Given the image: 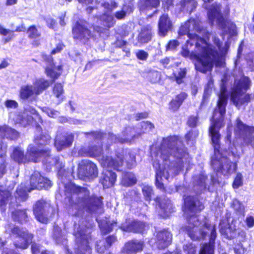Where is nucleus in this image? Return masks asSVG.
<instances>
[{
	"label": "nucleus",
	"mask_w": 254,
	"mask_h": 254,
	"mask_svg": "<svg viewBox=\"0 0 254 254\" xmlns=\"http://www.w3.org/2000/svg\"><path fill=\"white\" fill-rule=\"evenodd\" d=\"M197 117L195 116L190 117L187 122L188 126L191 127H195L197 125Z\"/></svg>",
	"instance_id": "obj_55"
},
{
	"label": "nucleus",
	"mask_w": 254,
	"mask_h": 254,
	"mask_svg": "<svg viewBox=\"0 0 254 254\" xmlns=\"http://www.w3.org/2000/svg\"><path fill=\"white\" fill-rule=\"evenodd\" d=\"M243 185V175L241 173H237L233 184L234 189H238Z\"/></svg>",
	"instance_id": "obj_48"
},
{
	"label": "nucleus",
	"mask_w": 254,
	"mask_h": 254,
	"mask_svg": "<svg viewBox=\"0 0 254 254\" xmlns=\"http://www.w3.org/2000/svg\"><path fill=\"white\" fill-rule=\"evenodd\" d=\"M64 92L63 86L60 83L56 84L53 88V93L55 96L59 98L62 96Z\"/></svg>",
	"instance_id": "obj_47"
},
{
	"label": "nucleus",
	"mask_w": 254,
	"mask_h": 254,
	"mask_svg": "<svg viewBox=\"0 0 254 254\" xmlns=\"http://www.w3.org/2000/svg\"><path fill=\"white\" fill-rule=\"evenodd\" d=\"M143 243L140 241H131L127 242L123 249V253H129L142 250Z\"/></svg>",
	"instance_id": "obj_28"
},
{
	"label": "nucleus",
	"mask_w": 254,
	"mask_h": 254,
	"mask_svg": "<svg viewBox=\"0 0 254 254\" xmlns=\"http://www.w3.org/2000/svg\"><path fill=\"white\" fill-rule=\"evenodd\" d=\"M90 229L79 224L74 225L73 234L75 237L76 243L77 245L75 254H91V249L89 246L91 237Z\"/></svg>",
	"instance_id": "obj_13"
},
{
	"label": "nucleus",
	"mask_w": 254,
	"mask_h": 254,
	"mask_svg": "<svg viewBox=\"0 0 254 254\" xmlns=\"http://www.w3.org/2000/svg\"><path fill=\"white\" fill-rule=\"evenodd\" d=\"M196 133H194L192 131H189L185 135V139L188 144L189 143L190 141H192L193 139L196 137Z\"/></svg>",
	"instance_id": "obj_58"
},
{
	"label": "nucleus",
	"mask_w": 254,
	"mask_h": 254,
	"mask_svg": "<svg viewBox=\"0 0 254 254\" xmlns=\"http://www.w3.org/2000/svg\"><path fill=\"white\" fill-rule=\"evenodd\" d=\"M50 84V82L48 80L44 78H38L34 81L33 86L36 92V94L39 95L46 89Z\"/></svg>",
	"instance_id": "obj_31"
},
{
	"label": "nucleus",
	"mask_w": 254,
	"mask_h": 254,
	"mask_svg": "<svg viewBox=\"0 0 254 254\" xmlns=\"http://www.w3.org/2000/svg\"><path fill=\"white\" fill-rule=\"evenodd\" d=\"M73 37L75 40L85 43L91 37V34L86 23L77 22L72 28Z\"/></svg>",
	"instance_id": "obj_18"
},
{
	"label": "nucleus",
	"mask_w": 254,
	"mask_h": 254,
	"mask_svg": "<svg viewBox=\"0 0 254 254\" xmlns=\"http://www.w3.org/2000/svg\"><path fill=\"white\" fill-rule=\"evenodd\" d=\"M235 132L238 137L243 138L246 144H253L254 137L253 136L252 133L254 132V127L247 126L238 119Z\"/></svg>",
	"instance_id": "obj_16"
},
{
	"label": "nucleus",
	"mask_w": 254,
	"mask_h": 254,
	"mask_svg": "<svg viewBox=\"0 0 254 254\" xmlns=\"http://www.w3.org/2000/svg\"><path fill=\"white\" fill-rule=\"evenodd\" d=\"M213 86V81L210 78L208 81L207 86L205 88L204 97H205L207 95H208L210 92V90L212 89Z\"/></svg>",
	"instance_id": "obj_56"
},
{
	"label": "nucleus",
	"mask_w": 254,
	"mask_h": 254,
	"mask_svg": "<svg viewBox=\"0 0 254 254\" xmlns=\"http://www.w3.org/2000/svg\"><path fill=\"white\" fill-rule=\"evenodd\" d=\"M9 132L12 133V135L10 136L11 138H17L18 137V132L15 129L6 125L0 126V138H5Z\"/></svg>",
	"instance_id": "obj_36"
},
{
	"label": "nucleus",
	"mask_w": 254,
	"mask_h": 254,
	"mask_svg": "<svg viewBox=\"0 0 254 254\" xmlns=\"http://www.w3.org/2000/svg\"><path fill=\"white\" fill-rule=\"evenodd\" d=\"M28 113L35 115L37 112L32 107L27 106L25 108L23 113H18L17 115H11L10 118H12L16 124H19L23 127H26L30 124L33 121V118Z\"/></svg>",
	"instance_id": "obj_19"
},
{
	"label": "nucleus",
	"mask_w": 254,
	"mask_h": 254,
	"mask_svg": "<svg viewBox=\"0 0 254 254\" xmlns=\"http://www.w3.org/2000/svg\"><path fill=\"white\" fill-rule=\"evenodd\" d=\"M251 84V81L247 76H243L239 79L235 80L231 93L230 100L236 107H239L242 104L251 100V96L245 94L250 87Z\"/></svg>",
	"instance_id": "obj_10"
},
{
	"label": "nucleus",
	"mask_w": 254,
	"mask_h": 254,
	"mask_svg": "<svg viewBox=\"0 0 254 254\" xmlns=\"http://www.w3.org/2000/svg\"><path fill=\"white\" fill-rule=\"evenodd\" d=\"M65 194L71 202L69 212L73 215L79 216L83 211L90 213L101 211V199L94 195H90L89 191L85 188H81L70 183L65 187Z\"/></svg>",
	"instance_id": "obj_6"
},
{
	"label": "nucleus",
	"mask_w": 254,
	"mask_h": 254,
	"mask_svg": "<svg viewBox=\"0 0 254 254\" xmlns=\"http://www.w3.org/2000/svg\"><path fill=\"white\" fill-rule=\"evenodd\" d=\"M220 10L219 4L215 3L212 4L207 11L208 19L212 25L215 23L222 31V36L227 35V38L229 39L236 34V27L233 22L225 19Z\"/></svg>",
	"instance_id": "obj_8"
},
{
	"label": "nucleus",
	"mask_w": 254,
	"mask_h": 254,
	"mask_svg": "<svg viewBox=\"0 0 254 254\" xmlns=\"http://www.w3.org/2000/svg\"><path fill=\"white\" fill-rule=\"evenodd\" d=\"M73 135L67 133L57 134L55 138V146L58 151L70 146L73 141Z\"/></svg>",
	"instance_id": "obj_22"
},
{
	"label": "nucleus",
	"mask_w": 254,
	"mask_h": 254,
	"mask_svg": "<svg viewBox=\"0 0 254 254\" xmlns=\"http://www.w3.org/2000/svg\"><path fill=\"white\" fill-rule=\"evenodd\" d=\"M126 12L125 11V7L123 8L122 10L117 11L115 14L116 18L119 20L124 19L126 16Z\"/></svg>",
	"instance_id": "obj_62"
},
{
	"label": "nucleus",
	"mask_w": 254,
	"mask_h": 254,
	"mask_svg": "<svg viewBox=\"0 0 254 254\" xmlns=\"http://www.w3.org/2000/svg\"><path fill=\"white\" fill-rule=\"evenodd\" d=\"M116 240V238L114 236H111L108 237L106 240L107 245L104 246L103 247L101 246L103 243H102L101 242H99V243H97L96 245V249L97 252L100 254L103 253L104 252V251L106 249V248L107 247H110L112 245V243L115 242Z\"/></svg>",
	"instance_id": "obj_38"
},
{
	"label": "nucleus",
	"mask_w": 254,
	"mask_h": 254,
	"mask_svg": "<svg viewBox=\"0 0 254 254\" xmlns=\"http://www.w3.org/2000/svg\"><path fill=\"white\" fill-rule=\"evenodd\" d=\"M10 196L11 193L9 191H1L0 190V207L1 209H3V205H5Z\"/></svg>",
	"instance_id": "obj_44"
},
{
	"label": "nucleus",
	"mask_w": 254,
	"mask_h": 254,
	"mask_svg": "<svg viewBox=\"0 0 254 254\" xmlns=\"http://www.w3.org/2000/svg\"><path fill=\"white\" fill-rule=\"evenodd\" d=\"M247 225L249 227H253L254 226V218L253 216H248L246 220Z\"/></svg>",
	"instance_id": "obj_64"
},
{
	"label": "nucleus",
	"mask_w": 254,
	"mask_h": 254,
	"mask_svg": "<svg viewBox=\"0 0 254 254\" xmlns=\"http://www.w3.org/2000/svg\"><path fill=\"white\" fill-rule=\"evenodd\" d=\"M151 152L155 158L153 166L156 171L155 185L163 189L164 181L168 180L170 176L177 175L183 169V160L188 154L176 136L164 138L159 149L156 152L152 150Z\"/></svg>",
	"instance_id": "obj_1"
},
{
	"label": "nucleus",
	"mask_w": 254,
	"mask_h": 254,
	"mask_svg": "<svg viewBox=\"0 0 254 254\" xmlns=\"http://www.w3.org/2000/svg\"><path fill=\"white\" fill-rule=\"evenodd\" d=\"M222 82L217 107L214 110L212 125L209 128V134L214 150V154L212 157L211 163L212 168L216 172L228 176L236 170V164L228 159L227 157V153L226 151H222L219 144L220 134L219 129L224 125L223 118L228 99L226 87L224 85L223 80Z\"/></svg>",
	"instance_id": "obj_3"
},
{
	"label": "nucleus",
	"mask_w": 254,
	"mask_h": 254,
	"mask_svg": "<svg viewBox=\"0 0 254 254\" xmlns=\"http://www.w3.org/2000/svg\"><path fill=\"white\" fill-rule=\"evenodd\" d=\"M183 249L185 252H187V254H196L195 246L191 243H188L185 245Z\"/></svg>",
	"instance_id": "obj_51"
},
{
	"label": "nucleus",
	"mask_w": 254,
	"mask_h": 254,
	"mask_svg": "<svg viewBox=\"0 0 254 254\" xmlns=\"http://www.w3.org/2000/svg\"><path fill=\"white\" fill-rule=\"evenodd\" d=\"M45 72L47 75L52 79V82H54L60 75L62 67L60 65L56 66L54 64H50L49 66L46 68Z\"/></svg>",
	"instance_id": "obj_29"
},
{
	"label": "nucleus",
	"mask_w": 254,
	"mask_h": 254,
	"mask_svg": "<svg viewBox=\"0 0 254 254\" xmlns=\"http://www.w3.org/2000/svg\"><path fill=\"white\" fill-rule=\"evenodd\" d=\"M188 10L192 11L196 7L197 2L194 0H188L185 4Z\"/></svg>",
	"instance_id": "obj_54"
},
{
	"label": "nucleus",
	"mask_w": 254,
	"mask_h": 254,
	"mask_svg": "<svg viewBox=\"0 0 254 254\" xmlns=\"http://www.w3.org/2000/svg\"><path fill=\"white\" fill-rule=\"evenodd\" d=\"M43 112H45L49 117L51 118H57L60 115V112L47 107H44L41 108Z\"/></svg>",
	"instance_id": "obj_45"
},
{
	"label": "nucleus",
	"mask_w": 254,
	"mask_h": 254,
	"mask_svg": "<svg viewBox=\"0 0 254 254\" xmlns=\"http://www.w3.org/2000/svg\"><path fill=\"white\" fill-rule=\"evenodd\" d=\"M123 153H119L115 158L107 156L106 157H103L100 160L101 165L105 168L101 179V183L104 188H108L114 185L116 181L117 175L110 170L109 168L119 170V168L123 164Z\"/></svg>",
	"instance_id": "obj_7"
},
{
	"label": "nucleus",
	"mask_w": 254,
	"mask_h": 254,
	"mask_svg": "<svg viewBox=\"0 0 254 254\" xmlns=\"http://www.w3.org/2000/svg\"><path fill=\"white\" fill-rule=\"evenodd\" d=\"M220 232L226 238L232 239L236 236V227L232 222L229 223L227 219L222 220L219 224Z\"/></svg>",
	"instance_id": "obj_21"
},
{
	"label": "nucleus",
	"mask_w": 254,
	"mask_h": 254,
	"mask_svg": "<svg viewBox=\"0 0 254 254\" xmlns=\"http://www.w3.org/2000/svg\"><path fill=\"white\" fill-rule=\"evenodd\" d=\"M149 77L151 82L156 83L160 81L161 75L158 71H153L149 73Z\"/></svg>",
	"instance_id": "obj_49"
},
{
	"label": "nucleus",
	"mask_w": 254,
	"mask_h": 254,
	"mask_svg": "<svg viewBox=\"0 0 254 254\" xmlns=\"http://www.w3.org/2000/svg\"><path fill=\"white\" fill-rule=\"evenodd\" d=\"M125 159L126 160L127 166L128 168L131 169L136 165V161L135 159V155L131 152H128L126 153Z\"/></svg>",
	"instance_id": "obj_43"
},
{
	"label": "nucleus",
	"mask_w": 254,
	"mask_h": 254,
	"mask_svg": "<svg viewBox=\"0 0 254 254\" xmlns=\"http://www.w3.org/2000/svg\"><path fill=\"white\" fill-rule=\"evenodd\" d=\"M12 235L17 238L14 242L16 248L25 249L28 248L31 243L32 235L29 233L25 229H20L18 227H14L12 230Z\"/></svg>",
	"instance_id": "obj_15"
},
{
	"label": "nucleus",
	"mask_w": 254,
	"mask_h": 254,
	"mask_svg": "<svg viewBox=\"0 0 254 254\" xmlns=\"http://www.w3.org/2000/svg\"><path fill=\"white\" fill-rule=\"evenodd\" d=\"M113 224H109L108 223H106L105 226H103L102 223H99V226L101 228L102 233L104 234L110 233L112 230V226Z\"/></svg>",
	"instance_id": "obj_52"
},
{
	"label": "nucleus",
	"mask_w": 254,
	"mask_h": 254,
	"mask_svg": "<svg viewBox=\"0 0 254 254\" xmlns=\"http://www.w3.org/2000/svg\"><path fill=\"white\" fill-rule=\"evenodd\" d=\"M142 192L147 200H150L152 193V188L148 186H145L142 188Z\"/></svg>",
	"instance_id": "obj_50"
},
{
	"label": "nucleus",
	"mask_w": 254,
	"mask_h": 254,
	"mask_svg": "<svg viewBox=\"0 0 254 254\" xmlns=\"http://www.w3.org/2000/svg\"><path fill=\"white\" fill-rule=\"evenodd\" d=\"M136 178L131 173L124 172L122 173L121 184L126 187L130 186L135 184Z\"/></svg>",
	"instance_id": "obj_33"
},
{
	"label": "nucleus",
	"mask_w": 254,
	"mask_h": 254,
	"mask_svg": "<svg viewBox=\"0 0 254 254\" xmlns=\"http://www.w3.org/2000/svg\"><path fill=\"white\" fill-rule=\"evenodd\" d=\"M36 95V92L33 85H27L21 87L20 96L22 99H27L29 97Z\"/></svg>",
	"instance_id": "obj_35"
},
{
	"label": "nucleus",
	"mask_w": 254,
	"mask_h": 254,
	"mask_svg": "<svg viewBox=\"0 0 254 254\" xmlns=\"http://www.w3.org/2000/svg\"><path fill=\"white\" fill-rule=\"evenodd\" d=\"M180 36L187 35L190 40L197 41V39L206 40L209 38L210 34L201 27L200 21L198 19H190L182 25L180 28Z\"/></svg>",
	"instance_id": "obj_11"
},
{
	"label": "nucleus",
	"mask_w": 254,
	"mask_h": 254,
	"mask_svg": "<svg viewBox=\"0 0 254 254\" xmlns=\"http://www.w3.org/2000/svg\"><path fill=\"white\" fill-rule=\"evenodd\" d=\"M117 6V3L115 1L110 2H104L101 4L99 9L104 10V13L100 12L96 15L98 24L103 25L104 27H100L98 25H94L93 28L95 31L99 33H102L107 29H109L114 26L116 21L114 16L108 13V12L112 11Z\"/></svg>",
	"instance_id": "obj_12"
},
{
	"label": "nucleus",
	"mask_w": 254,
	"mask_h": 254,
	"mask_svg": "<svg viewBox=\"0 0 254 254\" xmlns=\"http://www.w3.org/2000/svg\"><path fill=\"white\" fill-rule=\"evenodd\" d=\"M179 45V43L176 40L170 41L167 46V50H173Z\"/></svg>",
	"instance_id": "obj_63"
},
{
	"label": "nucleus",
	"mask_w": 254,
	"mask_h": 254,
	"mask_svg": "<svg viewBox=\"0 0 254 254\" xmlns=\"http://www.w3.org/2000/svg\"><path fill=\"white\" fill-rule=\"evenodd\" d=\"M84 134H86L89 139H94L95 141L98 139H101L103 140V142L105 143L107 140L106 143L108 145L117 142L129 143L138 136L137 130L130 127H126L122 132L121 136L119 137L113 133L103 134L100 132H84Z\"/></svg>",
	"instance_id": "obj_9"
},
{
	"label": "nucleus",
	"mask_w": 254,
	"mask_h": 254,
	"mask_svg": "<svg viewBox=\"0 0 254 254\" xmlns=\"http://www.w3.org/2000/svg\"><path fill=\"white\" fill-rule=\"evenodd\" d=\"M93 145L89 147H83L80 148L78 151V154L81 156H86L90 157H100L101 155L103 150L100 145Z\"/></svg>",
	"instance_id": "obj_23"
},
{
	"label": "nucleus",
	"mask_w": 254,
	"mask_h": 254,
	"mask_svg": "<svg viewBox=\"0 0 254 254\" xmlns=\"http://www.w3.org/2000/svg\"><path fill=\"white\" fill-rule=\"evenodd\" d=\"M52 186L51 181L46 178L42 176L39 172H34L30 178V189H47Z\"/></svg>",
	"instance_id": "obj_20"
},
{
	"label": "nucleus",
	"mask_w": 254,
	"mask_h": 254,
	"mask_svg": "<svg viewBox=\"0 0 254 254\" xmlns=\"http://www.w3.org/2000/svg\"><path fill=\"white\" fill-rule=\"evenodd\" d=\"M135 55L138 59L142 61H146L148 57V54L143 50L137 51Z\"/></svg>",
	"instance_id": "obj_53"
},
{
	"label": "nucleus",
	"mask_w": 254,
	"mask_h": 254,
	"mask_svg": "<svg viewBox=\"0 0 254 254\" xmlns=\"http://www.w3.org/2000/svg\"><path fill=\"white\" fill-rule=\"evenodd\" d=\"M172 28V23L167 14H163L158 22V33L160 36L165 37Z\"/></svg>",
	"instance_id": "obj_24"
},
{
	"label": "nucleus",
	"mask_w": 254,
	"mask_h": 254,
	"mask_svg": "<svg viewBox=\"0 0 254 254\" xmlns=\"http://www.w3.org/2000/svg\"><path fill=\"white\" fill-rule=\"evenodd\" d=\"M51 137L49 134L42 135L39 138L37 137L35 143L37 146L31 144L27 148L26 155L21 148L17 147L14 149L11 157L18 163H25L29 161L37 162L43 157L42 162L46 165L47 169L55 166L58 169H61L64 165L59 157L52 158L50 156V150L46 146L49 144Z\"/></svg>",
	"instance_id": "obj_5"
},
{
	"label": "nucleus",
	"mask_w": 254,
	"mask_h": 254,
	"mask_svg": "<svg viewBox=\"0 0 254 254\" xmlns=\"http://www.w3.org/2000/svg\"><path fill=\"white\" fill-rule=\"evenodd\" d=\"M145 225L139 221H133L131 223L126 222L123 224L121 228L126 232H132L135 233H141L143 232Z\"/></svg>",
	"instance_id": "obj_26"
},
{
	"label": "nucleus",
	"mask_w": 254,
	"mask_h": 254,
	"mask_svg": "<svg viewBox=\"0 0 254 254\" xmlns=\"http://www.w3.org/2000/svg\"><path fill=\"white\" fill-rule=\"evenodd\" d=\"M27 32L29 37L31 39H36L40 36V33L34 26H30Z\"/></svg>",
	"instance_id": "obj_46"
},
{
	"label": "nucleus",
	"mask_w": 254,
	"mask_h": 254,
	"mask_svg": "<svg viewBox=\"0 0 254 254\" xmlns=\"http://www.w3.org/2000/svg\"><path fill=\"white\" fill-rule=\"evenodd\" d=\"M96 165L88 160H82L78 164L77 175L79 179L85 180L97 176Z\"/></svg>",
	"instance_id": "obj_14"
},
{
	"label": "nucleus",
	"mask_w": 254,
	"mask_h": 254,
	"mask_svg": "<svg viewBox=\"0 0 254 254\" xmlns=\"http://www.w3.org/2000/svg\"><path fill=\"white\" fill-rule=\"evenodd\" d=\"M59 121L60 122L64 123L66 122H69L70 124H78L79 121L77 120H73V119H69L68 120L66 117H62L59 119Z\"/></svg>",
	"instance_id": "obj_61"
},
{
	"label": "nucleus",
	"mask_w": 254,
	"mask_h": 254,
	"mask_svg": "<svg viewBox=\"0 0 254 254\" xmlns=\"http://www.w3.org/2000/svg\"><path fill=\"white\" fill-rule=\"evenodd\" d=\"M156 202L158 203V206L161 210V212H160V215L162 217L165 218L168 217L173 212V207L171 201L169 199H164L163 201L160 202V199L157 198L156 199Z\"/></svg>",
	"instance_id": "obj_27"
},
{
	"label": "nucleus",
	"mask_w": 254,
	"mask_h": 254,
	"mask_svg": "<svg viewBox=\"0 0 254 254\" xmlns=\"http://www.w3.org/2000/svg\"><path fill=\"white\" fill-rule=\"evenodd\" d=\"M232 207L237 214L244 215L245 213V206L239 200L235 199L233 200Z\"/></svg>",
	"instance_id": "obj_39"
},
{
	"label": "nucleus",
	"mask_w": 254,
	"mask_h": 254,
	"mask_svg": "<svg viewBox=\"0 0 254 254\" xmlns=\"http://www.w3.org/2000/svg\"><path fill=\"white\" fill-rule=\"evenodd\" d=\"M187 94L185 93H181L179 95H178L175 100H176L178 102L177 106H180L183 101L186 98Z\"/></svg>",
	"instance_id": "obj_57"
},
{
	"label": "nucleus",
	"mask_w": 254,
	"mask_h": 254,
	"mask_svg": "<svg viewBox=\"0 0 254 254\" xmlns=\"http://www.w3.org/2000/svg\"><path fill=\"white\" fill-rule=\"evenodd\" d=\"M53 238L57 243H63L65 241V237L61 233V228L56 226L54 228Z\"/></svg>",
	"instance_id": "obj_40"
},
{
	"label": "nucleus",
	"mask_w": 254,
	"mask_h": 254,
	"mask_svg": "<svg viewBox=\"0 0 254 254\" xmlns=\"http://www.w3.org/2000/svg\"><path fill=\"white\" fill-rule=\"evenodd\" d=\"M187 72L186 68H180L177 71L173 72L175 80L178 84H180L184 82Z\"/></svg>",
	"instance_id": "obj_37"
},
{
	"label": "nucleus",
	"mask_w": 254,
	"mask_h": 254,
	"mask_svg": "<svg viewBox=\"0 0 254 254\" xmlns=\"http://www.w3.org/2000/svg\"><path fill=\"white\" fill-rule=\"evenodd\" d=\"M52 210L49 203L41 200L36 203L33 208V212L38 221L42 223H47L49 221L47 213Z\"/></svg>",
	"instance_id": "obj_17"
},
{
	"label": "nucleus",
	"mask_w": 254,
	"mask_h": 254,
	"mask_svg": "<svg viewBox=\"0 0 254 254\" xmlns=\"http://www.w3.org/2000/svg\"><path fill=\"white\" fill-rule=\"evenodd\" d=\"M139 127H140V130H137V135L138 136L140 135L142 133L149 131L152 128L154 127V126L151 123L149 122H142L140 123Z\"/></svg>",
	"instance_id": "obj_42"
},
{
	"label": "nucleus",
	"mask_w": 254,
	"mask_h": 254,
	"mask_svg": "<svg viewBox=\"0 0 254 254\" xmlns=\"http://www.w3.org/2000/svg\"><path fill=\"white\" fill-rule=\"evenodd\" d=\"M156 239V246L159 249H164L171 243L172 235L169 231L164 230L157 233Z\"/></svg>",
	"instance_id": "obj_25"
},
{
	"label": "nucleus",
	"mask_w": 254,
	"mask_h": 254,
	"mask_svg": "<svg viewBox=\"0 0 254 254\" xmlns=\"http://www.w3.org/2000/svg\"><path fill=\"white\" fill-rule=\"evenodd\" d=\"M27 214L24 210H17L12 212V218L15 221L23 223L26 221Z\"/></svg>",
	"instance_id": "obj_41"
},
{
	"label": "nucleus",
	"mask_w": 254,
	"mask_h": 254,
	"mask_svg": "<svg viewBox=\"0 0 254 254\" xmlns=\"http://www.w3.org/2000/svg\"><path fill=\"white\" fill-rule=\"evenodd\" d=\"M151 27L149 25L142 27L138 37V40L141 43H146L151 39Z\"/></svg>",
	"instance_id": "obj_30"
},
{
	"label": "nucleus",
	"mask_w": 254,
	"mask_h": 254,
	"mask_svg": "<svg viewBox=\"0 0 254 254\" xmlns=\"http://www.w3.org/2000/svg\"><path fill=\"white\" fill-rule=\"evenodd\" d=\"M192 40H187V49L183 48L182 54L184 57H190L192 60L196 61L195 67L197 70L205 73L210 70L214 64L217 65H220V62L227 54L229 46L227 43L223 45L218 38L213 37L214 43L217 46V50L215 49L212 45L205 40L197 39L195 42V46L193 51L191 53L189 50L190 47L193 45Z\"/></svg>",
	"instance_id": "obj_4"
},
{
	"label": "nucleus",
	"mask_w": 254,
	"mask_h": 254,
	"mask_svg": "<svg viewBox=\"0 0 254 254\" xmlns=\"http://www.w3.org/2000/svg\"><path fill=\"white\" fill-rule=\"evenodd\" d=\"M203 208V205L197 198L190 196L184 198L183 211L188 226L182 228L181 231L187 233L193 240L204 239L209 235V243L201 245L199 254H214V242L216 237L215 226L211 225L206 218H203L204 221L200 222L196 215Z\"/></svg>",
	"instance_id": "obj_2"
},
{
	"label": "nucleus",
	"mask_w": 254,
	"mask_h": 254,
	"mask_svg": "<svg viewBox=\"0 0 254 254\" xmlns=\"http://www.w3.org/2000/svg\"><path fill=\"white\" fill-rule=\"evenodd\" d=\"M32 190L30 188L25 187L22 184L17 188L15 196L16 198L21 200H25L27 197V191L30 192Z\"/></svg>",
	"instance_id": "obj_34"
},
{
	"label": "nucleus",
	"mask_w": 254,
	"mask_h": 254,
	"mask_svg": "<svg viewBox=\"0 0 254 254\" xmlns=\"http://www.w3.org/2000/svg\"><path fill=\"white\" fill-rule=\"evenodd\" d=\"M5 106L8 108H16L18 106V104L14 100H8L5 101Z\"/></svg>",
	"instance_id": "obj_59"
},
{
	"label": "nucleus",
	"mask_w": 254,
	"mask_h": 254,
	"mask_svg": "<svg viewBox=\"0 0 254 254\" xmlns=\"http://www.w3.org/2000/svg\"><path fill=\"white\" fill-rule=\"evenodd\" d=\"M48 26L52 29H54L56 25V21L52 18L48 17L46 19Z\"/></svg>",
	"instance_id": "obj_60"
},
{
	"label": "nucleus",
	"mask_w": 254,
	"mask_h": 254,
	"mask_svg": "<svg viewBox=\"0 0 254 254\" xmlns=\"http://www.w3.org/2000/svg\"><path fill=\"white\" fill-rule=\"evenodd\" d=\"M206 180L207 178L203 174L193 177V184L194 187L197 188V191H201L206 188Z\"/></svg>",
	"instance_id": "obj_32"
}]
</instances>
